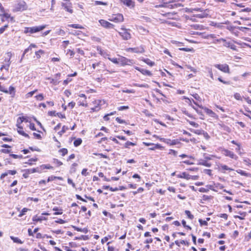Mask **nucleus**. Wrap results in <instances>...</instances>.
<instances>
[{"label": "nucleus", "mask_w": 251, "mask_h": 251, "mask_svg": "<svg viewBox=\"0 0 251 251\" xmlns=\"http://www.w3.org/2000/svg\"><path fill=\"white\" fill-rule=\"evenodd\" d=\"M46 25H42L32 27H25L24 28V33L25 34H33L43 30L46 27Z\"/></svg>", "instance_id": "obj_1"}, {"label": "nucleus", "mask_w": 251, "mask_h": 251, "mask_svg": "<svg viewBox=\"0 0 251 251\" xmlns=\"http://www.w3.org/2000/svg\"><path fill=\"white\" fill-rule=\"evenodd\" d=\"M130 29H126L124 26L121 28V31L119 32V34L122 37V39L124 40H128L131 39V35L129 32Z\"/></svg>", "instance_id": "obj_2"}, {"label": "nucleus", "mask_w": 251, "mask_h": 251, "mask_svg": "<svg viewBox=\"0 0 251 251\" xmlns=\"http://www.w3.org/2000/svg\"><path fill=\"white\" fill-rule=\"evenodd\" d=\"M93 103L95 105V107L91 108V112L98 111L100 109V106L105 103V101L101 100H95Z\"/></svg>", "instance_id": "obj_3"}, {"label": "nucleus", "mask_w": 251, "mask_h": 251, "mask_svg": "<svg viewBox=\"0 0 251 251\" xmlns=\"http://www.w3.org/2000/svg\"><path fill=\"white\" fill-rule=\"evenodd\" d=\"M108 20L110 21L118 23L123 22L124 20V18L122 14L118 13L112 15Z\"/></svg>", "instance_id": "obj_4"}, {"label": "nucleus", "mask_w": 251, "mask_h": 251, "mask_svg": "<svg viewBox=\"0 0 251 251\" xmlns=\"http://www.w3.org/2000/svg\"><path fill=\"white\" fill-rule=\"evenodd\" d=\"M221 151L222 153L226 156L229 157L235 160H237L238 159V156L233 151L227 149H223Z\"/></svg>", "instance_id": "obj_5"}, {"label": "nucleus", "mask_w": 251, "mask_h": 251, "mask_svg": "<svg viewBox=\"0 0 251 251\" xmlns=\"http://www.w3.org/2000/svg\"><path fill=\"white\" fill-rule=\"evenodd\" d=\"M27 7L25 1H21L18 3L14 9V11H24L27 9Z\"/></svg>", "instance_id": "obj_6"}, {"label": "nucleus", "mask_w": 251, "mask_h": 251, "mask_svg": "<svg viewBox=\"0 0 251 251\" xmlns=\"http://www.w3.org/2000/svg\"><path fill=\"white\" fill-rule=\"evenodd\" d=\"M214 67L222 72L225 73H229V68L228 65L226 64H215Z\"/></svg>", "instance_id": "obj_7"}, {"label": "nucleus", "mask_w": 251, "mask_h": 251, "mask_svg": "<svg viewBox=\"0 0 251 251\" xmlns=\"http://www.w3.org/2000/svg\"><path fill=\"white\" fill-rule=\"evenodd\" d=\"M99 23L100 25L105 28H113L114 25L104 20H100Z\"/></svg>", "instance_id": "obj_8"}, {"label": "nucleus", "mask_w": 251, "mask_h": 251, "mask_svg": "<svg viewBox=\"0 0 251 251\" xmlns=\"http://www.w3.org/2000/svg\"><path fill=\"white\" fill-rule=\"evenodd\" d=\"M127 51H130L136 53H143L145 51L144 49L142 46L136 47V48H130L126 50Z\"/></svg>", "instance_id": "obj_9"}, {"label": "nucleus", "mask_w": 251, "mask_h": 251, "mask_svg": "<svg viewBox=\"0 0 251 251\" xmlns=\"http://www.w3.org/2000/svg\"><path fill=\"white\" fill-rule=\"evenodd\" d=\"M130 63H131V61L125 57L121 56L119 58V64L122 66L129 65Z\"/></svg>", "instance_id": "obj_10"}, {"label": "nucleus", "mask_w": 251, "mask_h": 251, "mask_svg": "<svg viewBox=\"0 0 251 251\" xmlns=\"http://www.w3.org/2000/svg\"><path fill=\"white\" fill-rule=\"evenodd\" d=\"M204 110L205 112L207 115H208L209 116L213 117L216 119H219L218 116L211 109H209L206 107H205V108H204Z\"/></svg>", "instance_id": "obj_11"}, {"label": "nucleus", "mask_w": 251, "mask_h": 251, "mask_svg": "<svg viewBox=\"0 0 251 251\" xmlns=\"http://www.w3.org/2000/svg\"><path fill=\"white\" fill-rule=\"evenodd\" d=\"M61 6L64 8L67 12L72 13L73 12V10L72 8V3H61Z\"/></svg>", "instance_id": "obj_12"}, {"label": "nucleus", "mask_w": 251, "mask_h": 251, "mask_svg": "<svg viewBox=\"0 0 251 251\" xmlns=\"http://www.w3.org/2000/svg\"><path fill=\"white\" fill-rule=\"evenodd\" d=\"M121 1L129 7H133L134 6V2L132 0H121Z\"/></svg>", "instance_id": "obj_13"}, {"label": "nucleus", "mask_w": 251, "mask_h": 251, "mask_svg": "<svg viewBox=\"0 0 251 251\" xmlns=\"http://www.w3.org/2000/svg\"><path fill=\"white\" fill-rule=\"evenodd\" d=\"M166 143L170 146L176 145L180 143V142L178 139L171 140L167 139V140H165Z\"/></svg>", "instance_id": "obj_14"}, {"label": "nucleus", "mask_w": 251, "mask_h": 251, "mask_svg": "<svg viewBox=\"0 0 251 251\" xmlns=\"http://www.w3.org/2000/svg\"><path fill=\"white\" fill-rule=\"evenodd\" d=\"M97 50L99 51V54H100L104 58H106L108 56L107 52L105 50H102L101 48L100 47H97Z\"/></svg>", "instance_id": "obj_15"}, {"label": "nucleus", "mask_w": 251, "mask_h": 251, "mask_svg": "<svg viewBox=\"0 0 251 251\" xmlns=\"http://www.w3.org/2000/svg\"><path fill=\"white\" fill-rule=\"evenodd\" d=\"M178 178H185L187 180L190 179L189 175L186 172H183L180 174L177 175Z\"/></svg>", "instance_id": "obj_16"}, {"label": "nucleus", "mask_w": 251, "mask_h": 251, "mask_svg": "<svg viewBox=\"0 0 251 251\" xmlns=\"http://www.w3.org/2000/svg\"><path fill=\"white\" fill-rule=\"evenodd\" d=\"M72 227L75 230L79 232H82L84 233H87L88 232V229L87 228H81L76 226H72Z\"/></svg>", "instance_id": "obj_17"}, {"label": "nucleus", "mask_w": 251, "mask_h": 251, "mask_svg": "<svg viewBox=\"0 0 251 251\" xmlns=\"http://www.w3.org/2000/svg\"><path fill=\"white\" fill-rule=\"evenodd\" d=\"M207 10V9L203 10L201 13L196 15V17L199 18L207 17L208 15V14L206 12Z\"/></svg>", "instance_id": "obj_18"}, {"label": "nucleus", "mask_w": 251, "mask_h": 251, "mask_svg": "<svg viewBox=\"0 0 251 251\" xmlns=\"http://www.w3.org/2000/svg\"><path fill=\"white\" fill-rule=\"evenodd\" d=\"M47 220V218L45 217H42V216L38 217L37 215L33 216L32 218V220L34 222H39V221L41 222L43 220Z\"/></svg>", "instance_id": "obj_19"}, {"label": "nucleus", "mask_w": 251, "mask_h": 251, "mask_svg": "<svg viewBox=\"0 0 251 251\" xmlns=\"http://www.w3.org/2000/svg\"><path fill=\"white\" fill-rule=\"evenodd\" d=\"M101 64H102V62L101 61H99V62H95V63L92 64V68H93V69L94 70H95V69H97V71L98 72H100V69H99L98 68L100 66Z\"/></svg>", "instance_id": "obj_20"}, {"label": "nucleus", "mask_w": 251, "mask_h": 251, "mask_svg": "<svg viewBox=\"0 0 251 251\" xmlns=\"http://www.w3.org/2000/svg\"><path fill=\"white\" fill-rule=\"evenodd\" d=\"M7 93H5L6 94H10L12 97H14L15 95V89L12 86H10L9 88V90H7Z\"/></svg>", "instance_id": "obj_21"}, {"label": "nucleus", "mask_w": 251, "mask_h": 251, "mask_svg": "<svg viewBox=\"0 0 251 251\" xmlns=\"http://www.w3.org/2000/svg\"><path fill=\"white\" fill-rule=\"evenodd\" d=\"M219 168L221 171H233V169L229 168L227 165H223L221 164L219 166Z\"/></svg>", "instance_id": "obj_22"}, {"label": "nucleus", "mask_w": 251, "mask_h": 251, "mask_svg": "<svg viewBox=\"0 0 251 251\" xmlns=\"http://www.w3.org/2000/svg\"><path fill=\"white\" fill-rule=\"evenodd\" d=\"M10 239L13 240L14 243L22 244L23 243V241H22L18 237H14L13 236H11L10 237Z\"/></svg>", "instance_id": "obj_23"}, {"label": "nucleus", "mask_w": 251, "mask_h": 251, "mask_svg": "<svg viewBox=\"0 0 251 251\" xmlns=\"http://www.w3.org/2000/svg\"><path fill=\"white\" fill-rule=\"evenodd\" d=\"M198 165L204 166L207 167H210L211 166V164L208 163L205 160H201L198 163Z\"/></svg>", "instance_id": "obj_24"}, {"label": "nucleus", "mask_w": 251, "mask_h": 251, "mask_svg": "<svg viewBox=\"0 0 251 251\" xmlns=\"http://www.w3.org/2000/svg\"><path fill=\"white\" fill-rule=\"evenodd\" d=\"M152 147L149 148L150 150H155V149H161L162 148V147L161 145L159 144L152 145Z\"/></svg>", "instance_id": "obj_25"}, {"label": "nucleus", "mask_w": 251, "mask_h": 251, "mask_svg": "<svg viewBox=\"0 0 251 251\" xmlns=\"http://www.w3.org/2000/svg\"><path fill=\"white\" fill-rule=\"evenodd\" d=\"M17 131H18V132L20 134H21V135H23V136H25V137L29 138V136H28V135L27 134H26V133H25V132L23 130V127H22V128H18Z\"/></svg>", "instance_id": "obj_26"}, {"label": "nucleus", "mask_w": 251, "mask_h": 251, "mask_svg": "<svg viewBox=\"0 0 251 251\" xmlns=\"http://www.w3.org/2000/svg\"><path fill=\"white\" fill-rule=\"evenodd\" d=\"M140 72L144 75L151 76L152 75V73L147 70H145L144 69H142V70H141Z\"/></svg>", "instance_id": "obj_27"}, {"label": "nucleus", "mask_w": 251, "mask_h": 251, "mask_svg": "<svg viewBox=\"0 0 251 251\" xmlns=\"http://www.w3.org/2000/svg\"><path fill=\"white\" fill-rule=\"evenodd\" d=\"M236 172H237V173H238V174H239L243 176H251L250 175V173H247L245 171H243V170H240V169L236 170Z\"/></svg>", "instance_id": "obj_28"}, {"label": "nucleus", "mask_w": 251, "mask_h": 251, "mask_svg": "<svg viewBox=\"0 0 251 251\" xmlns=\"http://www.w3.org/2000/svg\"><path fill=\"white\" fill-rule=\"evenodd\" d=\"M68 26H69V27H71L74 28H78V29H83V28H84V27L82 25H78V24L68 25Z\"/></svg>", "instance_id": "obj_29"}, {"label": "nucleus", "mask_w": 251, "mask_h": 251, "mask_svg": "<svg viewBox=\"0 0 251 251\" xmlns=\"http://www.w3.org/2000/svg\"><path fill=\"white\" fill-rule=\"evenodd\" d=\"M68 129H69V128L68 126H63V127L62 128V130L61 131H60L59 132H58V133L60 136H62V134H64Z\"/></svg>", "instance_id": "obj_30"}, {"label": "nucleus", "mask_w": 251, "mask_h": 251, "mask_svg": "<svg viewBox=\"0 0 251 251\" xmlns=\"http://www.w3.org/2000/svg\"><path fill=\"white\" fill-rule=\"evenodd\" d=\"M5 62H6V64L5 65H3L4 66V69L6 71H8L9 66L11 64V61H9V59H5Z\"/></svg>", "instance_id": "obj_31"}, {"label": "nucleus", "mask_w": 251, "mask_h": 251, "mask_svg": "<svg viewBox=\"0 0 251 251\" xmlns=\"http://www.w3.org/2000/svg\"><path fill=\"white\" fill-rule=\"evenodd\" d=\"M143 61L150 66H152L154 65V62L151 61L150 59L148 58L143 59Z\"/></svg>", "instance_id": "obj_32"}, {"label": "nucleus", "mask_w": 251, "mask_h": 251, "mask_svg": "<svg viewBox=\"0 0 251 251\" xmlns=\"http://www.w3.org/2000/svg\"><path fill=\"white\" fill-rule=\"evenodd\" d=\"M82 143V140L80 138H77L74 142V145L75 147L79 146Z\"/></svg>", "instance_id": "obj_33"}, {"label": "nucleus", "mask_w": 251, "mask_h": 251, "mask_svg": "<svg viewBox=\"0 0 251 251\" xmlns=\"http://www.w3.org/2000/svg\"><path fill=\"white\" fill-rule=\"evenodd\" d=\"M0 16L2 17L1 20L2 21H4L5 20L4 19H8V18H9L10 17V14H9L8 13H4L3 14L0 15Z\"/></svg>", "instance_id": "obj_34"}, {"label": "nucleus", "mask_w": 251, "mask_h": 251, "mask_svg": "<svg viewBox=\"0 0 251 251\" xmlns=\"http://www.w3.org/2000/svg\"><path fill=\"white\" fill-rule=\"evenodd\" d=\"M24 122L23 121V119H22V117H20L18 118L17 121V126L18 128H22V126H20V125Z\"/></svg>", "instance_id": "obj_35"}, {"label": "nucleus", "mask_w": 251, "mask_h": 251, "mask_svg": "<svg viewBox=\"0 0 251 251\" xmlns=\"http://www.w3.org/2000/svg\"><path fill=\"white\" fill-rule=\"evenodd\" d=\"M204 9L200 8H190L187 11L190 12H193L194 11H200L202 12Z\"/></svg>", "instance_id": "obj_36"}, {"label": "nucleus", "mask_w": 251, "mask_h": 251, "mask_svg": "<svg viewBox=\"0 0 251 251\" xmlns=\"http://www.w3.org/2000/svg\"><path fill=\"white\" fill-rule=\"evenodd\" d=\"M136 145V144L135 143H132V142H129V141H127L125 144V145H124V147L125 148H129V146H134Z\"/></svg>", "instance_id": "obj_37"}, {"label": "nucleus", "mask_w": 251, "mask_h": 251, "mask_svg": "<svg viewBox=\"0 0 251 251\" xmlns=\"http://www.w3.org/2000/svg\"><path fill=\"white\" fill-rule=\"evenodd\" d=\"M133 86L139 87H144V88H149V86L147 84H138V83H134Z\"/></svg>", "instance_id": "obj_38"}, {"label": "nucleus", "mask_w": 251, "mask_h": 251, "mask_svg": "<svg viewBox=\"0 0 251 251\" xmlns=\"http://www.w3.org/2000/svg\"><path fill=\"white\" fill-rule=\"evenodd\" d=\"M47 79L50 80V83H52L54 85H57L59 83V82L57 81V80L52 78L51 77H48Z\"/></svg>", "instance_id": "obj_39"}, {"label": "nucleus", "mask_w": 251, "mask_h": 251, "mask_svg": "<svg viewBox=\"0 0 251 251\" xmlns=\"http://www.w3.org/2000/svg\"><path fill=\"white\" fill-rule=\"evenodd\" d=\"M185 213L189 219L192 220L194 218V216L191 214L190 211L185 210Z\"/></svg>", "instance_id": "obj_40"}, {"label": "nucleus", "mask_w": 251, "mask_h": 251, "mask_svg": "<svg viewBox=\"0 0 251 251\" xmlns=\"http://www.w3.org/2000/svg\"><path fill=\"white\" fill-rule=\"evenodd\" d=\"M108 59L111 61V62H112L114 64H119V58H110V57H108Z\"/></svg>", "instance_id": "obj_41"}, {"label": "nucleus", "mask_w": 251, "mask_h": 251, "mask_svg": "<svg viewBox=\"0 0 251 251\" xmlns=\"http://www.w3.org/2000/svg\"><path fill=\"white\" fill-rule=\"evenodd\" d=\"M29 209L26 208H24L22 210L21 213L19 215V217H22L23 215H24Z\"/></svg>", "instance_id": "obj_42"}, {"label": "nucleus", "mask_w": 251, "mask_h": 251, "mask_svg": "<svg viewBox=\"0 0 251 251\" xmlns=\"http://www.w3.org/2000/svg\"><path fill=\"white\" fill-rule=\"evenodd\" d=\"M59 152L61 153L62 156H65L68 153V150L66 149L63 148L59 150Z\"/></svg>", "instance_id": "obj_43"}, {"label": "nucleus", "mask_w": 251, "mask_h": 251, "mask_svg": "<svg viewBox=\"0 0 251 251\" xmlns=\"http://www.w3.org/2000/svg\"><path fill=\"white\" fill-rule=\"evenodd\" d=\"M56 34L59 35L64 36L65 34V32L62 29H59L56 32Z\"/></svg>", "instance_id": "obj_44"}, {"label": "nucleus", "mask_w": 251, "mask_h": 251, "mask_svg": "<svg viewBox=\"0 0 251 251\" xmlns=\"http://www.w3.org/2000/svg\"><path fill=\"white\" fill-rule=\"evenodd\" d=\"M35 98L37 100H40V101L43 100H44V96L42 94H40L36 96Z\"/></svg>", "instance_id": "obj_45"}, {"label": "nucleus", "mask_w": 251, "mask_h": 251, "mask_svg": "<svg viewBox=\"0 0 251 251\" xmlns=\"http://www.w3.org/2000/svg\"><path fill=\"white\" fill-rule=\"evenodd\" d=\"M37 91V90H35L34 91L28 92V93L26 94V97L27 98L31 97Z\"/></svg>", "instance_id": "obj_46"}, {"label": "nucleus", "mask_w": 251, "mask_h": 251, "mask_svg": "<svg viewBox=\"0 0 251 251\" xmlns=\"http://www.w3.org/2000/svg\"><path fill=\"white\" fill-rule=\"evenodd\" d=\"M207 71H208V74L209 75L210 77L212 79H214V76H213V72H212V69L210 68H207Z\"/></svg>", "instance_id": "obj_47"}, {"label": "nucleus", "mask_w": 251, "mask_h": 251, "mask_svg": "<svg viewBox=\"0 0 251 251\" xmlns=\"http://www.w3.org/2000/svg\"><path fill=\"white\" fill-rule=\"evenodd\" d=\"M95 5H107V2H104L100 1H95Z\"/></svg>", "instance_id": "obj_48"}, {"label": "nucleus", "mask_w": 251, "mask_h": 251, "mask_svg": "<svg viewBox=\"0 0 251 251\" xmlns=\"http://www.w3.org/2000/svg\"><path fill=\"white\" fill-rule=\"evenodd\" d=\"M44 53V51L43 50H40L35 52V55H36L37 58H39L40 57V54H43Z\"/></svg>", "instance_id": "obj_49"}, {"label": "nucleus", "mask_w": 251, "mask_h": 251, "mask_svg": "<svg viewBox=\"0 0 251 251\" xmlns=\"http://www.w3.org/2000/svg\"><path fill=\"white\" fill-rule=\"evenodd\" d=\"M234 97L237 100H242L241 96L239 93H235L234 95Z\"/></svg>", "instance_id": "obj_50"}, {"label": "nucleus", "mask_w": 251, "mask_h": 251, "mask_svg": "<svg viewBox=\"0 0 251 251\" xmlns=\"http://www.w3.org/2000/svg\"><path fill=\"white\" fill-rule=\"evenodd\" d=\"M199 222L201 226H207V222L206 221L202 220V219H199Z\"/></svg>", "instance_id": "obj_51"}, {"label": "nucleus", "mask_w": 251, "mask_h": 251, "mask_svg": "<svg viewBox=\"0 0 251 251\" xmlns=\"http://www.w3.org/2000/svg\"><path fill=\"white\" fill-rule=\"evenodd\" d=\"M179 157H181V158H184V157H189V158L192 159V160H195V157L193 156H188L186 154H182L181 155H179Z\"/></svg>", "instance_id": "obj_52"}, {"label": "nucleus", "mask_w": 251, "mask_h": 251, "mask_svg": "<svg viewBox=\"0 0 251 251\" xmlns=\"http://www.w3.org/2000/svg\"><path fill=\"white\" fill-rule=\"evenodd\" d=\"M122 92L123 93H134L135 90L133 89H130V90L125 89V90H123Z\"/></svg>", "instance_id": "obj_53"}, {"label": "nucleus", "mask_w": 251, "mask_h": 251, "mask_svg": "<svg viewBox=\"0 0 251 251\" xmlns=\"http://www.w3.org/2000/svg\"><path fill=\"white\" fill-rule=\"evenodd\" d=\"M144 191V189L142 187L139 188L137 191H133L132 193L135 195L137 194L138 193H141L142 192Z\"/></svg>", "instance_id": "obj_54"}, {"label": "nucleus", "mask_w": 251, "mask_h": 251, "mask_svg": "<svg viewBox=\"0 0 251 251\" xmlns=\"http://www.w3.org/2000/svg\"><path fill=\"white\" fill-rule=\"evenodd\" d=\"M53 162L58 166H61L63 164L62 162L58 160L57 159H54Z\"/></svg>", "instance_id": "obj_55"}, {"label": "nucleus", "mask_w": 251, "mask_h": 251, "mask_svg": "<svg viewBox=\"0 0 251 251\" xmlns=\"http://www.w3.org/2000/svg\"><path fill=\"white\" fill-rule=\"evenodd\" d=\"M67 54H69L71 57H73L75 55V52L71 50H67Z\"/></svg>", "instance_id": "obj_56"}, {"label": "nucleus", "mask_w": 251, "mask_h": 251, "mask_svg": "<svg viewBox=\"0 0 251 251\" xmlns=\"http://www.w3.org/2000/svg\"><path fill=\"white\" fill-rule=\"evenodd\" d=\"M11 157H12L13 158L17 159V158H22L23 157V156L22 155H18L17 154H11L10 155Z\"/></svg>", "instance_id": "obj_57"}, {"label": "nucleus", "mask_w": 251, "mask_h": 251, "mask_svg": "<svg viewBox=\"0 0 251 251\" xmlns=\"http://www.w3.org/2000/svg\"><path fill=\"white\" fill-rule=\"evenodd\" d=\"M81 175L84 176H87L88 175L87 169H83L81 171Z\"/></svg>", "instance_id": "obj_58"}, {"label": "nucleus", "mask_w": 251, "mask_h": 251, "mask_svg": "<svg viewBox=\"0 0 251 251\" xmlns=\"http://www.w3.org/2000/svg\"><path fill=\"white\" fill-rule=\"evenodd\" d=\"M22 119H23V121L24 122H25V123H28V122L30 123V121L29 120V118L28 117L23 116V117H22Z\"/></svg>", "instance_id": "obj_59"}, {"label": "nucleus", "mask_w": 251, "mask_h": 251, "mask_svg": "<svg viewBox=\"0 0 251 251\" xmlns=\"http://www.w3.org/2000/svg\"><path fill=\"white\" fill-rule=\"evenodd\" d=\"M128 108H129V107L128 106H122L119 107L118 108V109L119 111H122V110H124L125 109H127Z\"/></svg>", "instance_id": "obj_60"}, {"label": "nucleus", "mask_w": 251, "mask_h": 251, "mask_svg": "<svg viewBox=\"0 0 251 251\" xmlns=\"http://www.w3.org/2000/svg\"><path fill=\"white\" fill-rule=\"evenodd\" d=\"M67 181L68 183L70 184H71L74 188L75 187V184L73 182V180L71 178H68Z\"/></svg>", "instance_id": "obj_61"}, {"label": "nucleus", "mask_w": 251, "mask_h": 251, "mask_svg": "<svg viewBox=\"0 0 251 251\" xmlns=\"http://www.w3.org/2000/svg\"><path fill=\"white\" fill-rule=\"evenodd\" d=\"M189 124L195 127H198L199 126L198 124L193 121H189Z\"/></svg>", "instance_id": "obj_62"}, {"label": "nucleus", "mask_w": 251, "mask_h": 251, "mask_svg": "<svg viewBox=\"0 0 251 251\" xmlns=\"http://www.w3.org/2000/svg\"><path fill=\"white\" fill-rule=\"evenodd\" d=\"M56 113L55 111H51L48 112L49 115L50 116H56Z\"/></svg>", "instance_id": "obj_63"}, {"label": "nucleus", "mask_w": 251, "mask_h": 251, "mask_svg": "<svg viewBox=\"0 0 251 251\" xmlns=\"http://www.w3.org/2000/svg\"><path fill=\"white\" fill-rule=\"evenodd\" d=\"M116 121L120 124H123L125 123V121L124 120L121 119L119 117H117L116 118Z\"/></svg>", "instance_id": "obj_64"}]
</instances>
